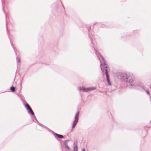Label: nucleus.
Wrapping results in <instances>:
<instances>
[{"label": "nucleus", "instance_id": "nucleus-2", "mask_svg": "<svg viewBox=\"0 0 151 151\" xmlns=\"http://www.w3.org/2000/svg\"><path fill=\"white\" fill-rule=\"evenodd\" d=\"M79 112L78 111L76 114L75 116V120L74 121L73 124L72 125V128H74L75 127V126L77 124L78 120V116L79 115Z\"/></svg>", "mask_w": 151, "mask_h": 151}, {"label": "nucleus", "instance_id": "nucleus-8", "mask_svg": "<svg viewBox=\"0 0 151 151\" xmlns=\"http://www.w3.org/2000/svg\"><path fill=\"white\" fill-rule=\"evenodd\" d=\"M10 89L11 91L13 92H14L15 91V88L14 87L12 86L10 88Z\"/></svg>", "mask_w": 151, "mask_h": 151}, {"label": "nucleus", "instance_id": "nucleus-1", "mask_svg": "<svg viewBox=\"0 0 151 151\" xmlns=\"http://www.w3.org/2000/svg\"><path fill=\"white\" fill-rule=\"evenodd\" d=\"M101 64V67L103 72H105L106 73H108L107 68V65L105 62L103 58H102V60H100Z\"/></svg>", "mask_w": 151, "mask_h": 151}, {"label": "nucleus", "instance_id": "nucleus-12", "mask_svg": "<svg viewBox=\"0 0 151 151\" xmlns=\"http://www.w3.org/2000/svg\"><path fill=\"white\" fill-rule=\"evenodd\" d=\"M83 151H85V150L84 149H83Z\"/></svg>", "mask_w": 151, "mask_h": 151}, {"label": "nucleus", "instance_id": "nucleus-13", "mask_svg": "<svg viewBox=\"0 0 151 151\" xmlns=\"http://www.w3.org/2000/svg\"><path fill=\"white\" fill-rule=\"evenodd\" d=\"M147 93H148V94H149V92H147Z\"/></svg>", "mask_w": 151, "mask_h": 151}, {"label": "nucleus", "instance_id": "nucleus-6", "mask_svg": "<svg viewBox=\"0 0 151 151\" xmlns=\"http://www.w3.org/2000/svg\"><path fill=\"white\" fill-rule=\"evenodd\" d=\"M80 90L84 92H88L87 88L84 87H81L80 88Z\"/></svg>", "mask_w": 151, "mask_h": 151}, {"label": "nucleus", "instance_id": "nucleus-5", "mask_svg": "<svg viewBox=\"0 0 151 151\" xmlns=\"http://www.w3.org/2000/svg\"><path fill=\"white\" fill-rule=\"evenodd\" d=\"M87 92L91 91L94 90L96 89V87H91L87 88Z\"/></svg>", "mask_w": 151, "mask_h": 151}, {"label": "nucleus", "instance_id": "nucleus-4", "mask_svg": "<svg viewBox=\"0 0 151 151\" xmlns=\"http://www.w3.org/2000/svg\"><path fill=\"white\" fill-rule=\"evenodd\" d=\"M129 78V76L128 75H126V78L127 80V81L129 82V83H131L134 81V78H133L132 77L131 78H129L128 80V78Z\"/></svg>", "mask_w": 151, "mask_h": 151}, {"label": "nucleus", "instance_id": "nucleus-11", "mask_svg": "<svg viewBox=\"0 0 151 151\" xmlns=\"http://www.w3.org/2000/svg\"><path fill=\"white\" fill-rule=\"evenodd\" d=\"M107 82H108V84L109 85H111V83L110 81V80H108L107 81Z\"/></svg>", "mask_w": 151, "mask_h": 151}, {"label": "nucleus", "instance_id": "nucleus-7", "mask_svg": "<svg viewBox=\"0 0 151 151\" xmlns=\"http://www.w3.org/2000/svg\"><path fill=\"white\" fill-rule=\"evenodd\" d=\"M55 135H56V136L58 137L59 138H63V136L62 135H60V134H57L56 133L55 134Z\"/></svg>", "mask_w": 151, "mask_h": 151}, {"label": "nucleus", "instance_id": "nucleus-3", "mask_svg": "<svg viewBox=\"0 0 151 151\" xmlns=\"http://www.w3.org/2000/svg\"><path fill=\"white\" fill-rule=\"evenodd\" d=\"M25 107L27 109L28 111V112L31 113L32 115H34V114L32 109L29 105L27 104L25 105Z\"/></svg>", "mask_w": 151, "mask_h": 151}, {"label": "nucleus", "instance_id": "nucleus-10", "mask_svg": "<svg viewBox=\"0 0 151 151\" xmlns=\"http://www.w3.org/2000/svg\"><path fill=\"white\" fill-rule=\"evenodd\" d=\"M74 151H77L78 148L77 146H75L74 148Z\"/></svg>", "mask_w": 151, "mask_h": 151}, {"label": "nucleus", "instance_id": "nucleus-9", "mask_svg": "<svg viewBox=\"0 0 151 151\" xmlns=\"http://www.w3.org/2000/svg\"><path fill=\"white\" fill-rule=\"evenodd\" d=\"M106 80H107V81H108V80H109V76L108 74V73H106Z\"/></svg>", "mask_w": 151, "mask_h": 151}]
</instances>
